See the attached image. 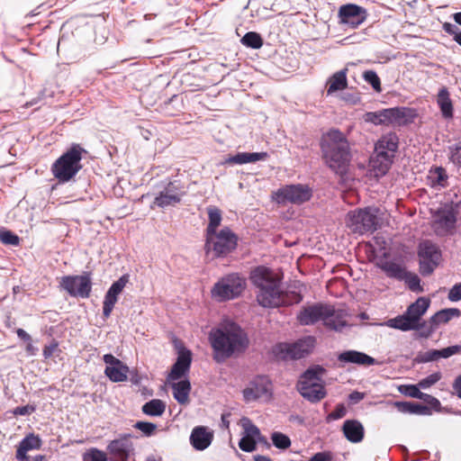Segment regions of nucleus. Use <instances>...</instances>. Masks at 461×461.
<instances>
[{"label":"nucleus","instance_id":"nucleus-46","mask_svg":"<svg viewBox=\"0 0 461 461\" xmlns=\"http://www.w3.org/2000/svg\"><path fill=\"white\" fill-rule=\"evenodd\" d=\"M242 426L244 429V435L256 440L257 437L260 436L259 429L254 425L248 418L242 419Z\"/></svg>","mask_w":461,"mask_h":461},{"label":"nucleus","instance_id":"nucleus-45","mask_svg":"<svg viewBox=\"0 0 461 461\" xmlns=\"http://www.w3.org/2000/svg\"><path fill=\"white\" fill-rule=\"evenodd\" d=\"M363 78L372 86L375 92L380 93L382 91L380 78L374 70L365 71L363 73Z\"/></svg>","mask_w":461,"mask_h":461},{"label":"nucleus","instance_id":"nucleus-63","mask_svg":"<svg viewBox=\"0 0 461 461\" xmlns=\"http://www.w3.org/2000/svg\"><path fill=\"white\" fill-rule=\"evenodd\" d=\"M58 348V343L55 341H52L50 345H47L43 348V356L45 358H50L52 357L53 353Z\"/></svg>","mask_w":461,"mask_h":461},{"label":"nucleus","instance_id":"nucleus-16","mask_svg":"<svg viewBox=\"0 0 461 461\" xmlns=\"http://www.w3.org/2000/svg\"><path fill=\"white\" fill-rule=\"evenodd\" d=\"M340 23L357 28L366 19V10L357 5L348 4L339 7Z\"/></svg>","mask_w":461,"mask_h":461},{"label":"nucleus","instance_id":"nucleus-30","mask_svg":"<svg viewBox=\"0 0 461 461\" xmlns=\"http://www.w3.org/2000/svg\"><path fill=\"white\" fill-rule=\"evenodd\" d=\"M437 103L444 118L450 119L453 117V104L447 87L439 89L437 96Z\"/></svg>","mask_w":461,"mask_h":461},{"label":"nucleus","instance_id":"nucleus-64","mask_svg":"<svg viewBox=\"0 0 461 461\" xmlns=\"http://www.w3.org/2000/svg\"><path fill=\"white\" fill-rule=\"evenodd\" d=\"M365 398V393L357 391L352 392L348 395V400L351 403L356 404Z\"/></svg>","mask_w":461,"mask_h":461},{"label":"nucleus","instance_id":"nucleus-19","mask_svg":"<svg viewBox=\"0 0 461 461\" xmlns=\"http://www.w3.org/2000/svg\"><path fill=\"white\" fill-rule=\"evenodd\" d=\"M212 438V432L209 431L205 427L197 426L191 432L190 443L194 449L202 451L211 445Z\"/></svg>","mask_w":461,"mask_h":461},{"label":"nucleus","instance_id":"nucleus-29","mask_svg":"<svg viewBox=\"0 0 461 461\" xmlns=\"http://www.w3.org/2000/svg\"><path fill=\"white\" fill-rule=\"evenodd\" d=\"M398 148L397 138L395 136H384L375 144V151L380 154H385L391 158L394 157V152Z\"/></svg>","mask_w":461,"mask_h":461},{"label":"nucleus","instance_id":"nucleus-22","mask_svg":"<svg viewBox=\"0 0 461 461\" xmlns=\"http://www.w3.org/2000/svg\"><path fill=\"white\" fill-rule=\"evenodd\" d=\"M429 304L430 301L428 298L420 297L413 303L408 306L405 313L414 323V325L418 326V328H420L421 317L429 309Z\"/></svg>","mask_w":461,"mask_h":461},{"label":"nucleus","instance_id":"nucleus-10","mask_svg":"<svg viewBox=\"0 0 461 461\" xmlns=\"http://www.w3.org/2000/svg\"><path fill=\"white\" fill-rule=\"evenodd\" d=\"M378 210L374 207L359 209L348 213V227L354 233H373L379 226Z\"/></svg>","mask_w":461,"mask_h":461},{"label":"nucleus","instance_id":"nucleus-7","mask_svg":"<svg viewBox=\"0 0 461 461\" xmlns=\"http://www.w3.org/2000/svg\"><path fill=\"white\" fill-rule=\"evenodd\" d=\"M315 339L304 337L293 343L280 342L272 348L274 357L279 360H296L307 356L314 347Z\"/></svg>","mask_w":461,"mask_h":461},{"label":"nucleus","instance_id":"nucleus-18","mask_svg":"<svg viewBox=\"0 0 461 461\" xmlns=\"http://www.w3.org/2000/svg\"><path fill=\"white\" fill-rule=\"evenodd\" d=\"M243 396L247 402L256 401L270 396V383L266 377H258L249 386L243 390Z\"/></svg>","mask_w":461,"mask_h":461},{"label":"nucleus","instance_id":"nucleus-26","mask_svg":"<svg viewBox=\"0 0 461 461\" xmlns=\"http://www.w3.org/2000/svg\"><path fill=\"white\" fill-rule=\"evenodd\" d=\"M377 267L390 278L399 281H402V278H404L406 268L399 263L384 259L380 260Z\"/></svg>","mask_w":461,"mask_h":461},{"label":"nucleus","instance_id":"nucleus-27","mask_svg":"<svg viewBox=\"0 0 461 461\" xmlns=\"http://www.w3.org/2000/svg\"><path fill=\"white\" fill-rule=\"evenodd\" d=\"M394 406L400 412L418 414V415H429L431 414L430 409L420 402H394Z\"/></svg>","mask_w":461,"mask_h":461},{"label":"nucleus","instance_id":"nucleus-11","mask_svg":"<svg viewBox=\"0 0 461 461\" xmlns=\"http://www.w3.org/2000/svg\"><path fill=\"white\" fill-rule=\"evenodd\" d=\"M312 196V188L303 184L286 185L273 194V199L279 204H302L308 202Z\"/></svg>","mask_w":461,"mask_h":461},{"label":"nucleus","instance_id":"nucleus-20","mask_svg":"<svg viewBox=\"0 0 461 461\" xmlns=\"http://www.w3.org/2000/svg\"><path fill=\"white\" fill-rule=\"evenodd\" d=\"M393 163V158L388 155L375 152L370 158L371 172L375 178H380L386 175Z\"/></svg>","mask_w":461,"mask_h":461},{"label":"nucleus","instance_id":"nucleus-12","mask_svg":"<svg viewBox=\"0 0 461 461\" xmlns=\"http://www.w3.org/2000/svg\"><path fill=\"white\" fill-rule=\"evenodd\" d=\"M185 194V186L180 180H171L156 195L150 208L159 207L164 209L168 206H175L182 201Z\"/></svg>","mask_w":461,"mask_h":461},{"label":"nucleus","instance_id":"nucleus-52","mask_svg":"<svg viewBox=\"0 0 461 461\" xmlns=\"http://www.w3.org/2000/svg\"><path fill=\"white\" fill-rule=\"evenodd\" d=\"M441 374L439 372L433 373L427 377L421 379L419 382V386L422 389H427L430 387L431 385L435 384L441 379Z\"/></svg>","mask_w":461,"mask_h":461},{"label":"nucleus","instance_id":"nucleus-38","mask_svg":"<svg viewBox=\"0 0 461 461\" xmlns=\"http://www.w3.org/2000/svg\"><path fill=\"white\" fill-rule=\"evenodd\" d=\"M41 439L39 437L34 436L33 434H30L26 436L19 444L20 447H23L26 452L38 449L41 447Z\"/></svg>","mask_w":461,"mask_h":461},{"label":"nucleus","instance_id":"nucleus-14","mask_svg":"<svg viewBox=\"0 0 461 461\" xmlns=\"http://www.w3.org/2000/svg\"><path fill=\"white\" fill-rule=\"evenodd\" d=\"M59 285L70 296L80 298L90 296L92 283L89 273L82 276H64L61 277Z\"/></svg>","mask_w":461,"mask_h":461},{"label":"nucleus","instance_id":"nucleus-59","mask_svg":"<svg viewBox=\"0 0 461 461\" xmlns=\"http://www.w3.org/2000/svg\"><path fill=\"white\" fill-rule=\"evenodd\" d=\"M447 298L451 302L461 300V283L456 284L449 291Z\"/></svg>","mask_w":461,"mask_h":461},{"label":"nucleus","instance_id":"nucleus-23","mask_svg":"<svg viewBox=\"0 0 461 461\" xmlns=\"http://www.w3.org/2000/svg\"><path fill=\"white\" fill-rule=\"evenodd\" d=\"M342 430L346 438L352 443H358L364 438V427L357 420H347L344 421Z\"/></svg>","mask_w":461,"mask_h":461},{"label":"nucleus","instance_id":"nucleus-17","mask_svg":"<svg viewBox=\"0 0 461 461\" xmlns=\"http://www.w3.org/2000/svg\"><path fill=\"white\" fill-rule=\"evenodd\" d=\"M191 363V351L185 348L179 350L176 360L172 366L171 371L167 375V382L170 383L184 377L189 372Z\"/></svg>","mask_w":461,"mask_h":461},{"label":"nucleus","instance_id":"nucleus-5","mask_svg":"<svg viewBox=\"0 0 461 461\" xmlns=\"http://www.w3.org/2000/svg\"><path fill=\"white\" fill-rule=\"evenodd\" d=\"M325 369L321 366L308 368L297 382L296 389L307 401L315 403L322 400L327 393L322 384Z\"/></svg>","mask_w":461,"mask_h":461},{"label":"nucleus","instance_id":"nucleus-51","mask_svg":"<svg viewBox=\"0 0 461 461\" xmlns=\"http://www.w3.org/2000/svg\"><path fill=\"white\" fill-rule=\"evenodd\" d=\"M134 428L140 430L145 436L150 437L155 433L157 425L149 421H137Z\"/></svg>","mask_w":461,"mask_h":461},{"label":"nucleus","instance_id":"nucleus-50","mask_svg":"<svg viewBox=\"0 0 461 461\" xmlns=\"http://www.w3.org/2000/svg\"><path fill=\"white\" fill-rule=\"evenodd\" d=\"M439 359L438 349H430L425 352H420L415 361L417 363H429Z\"/></svg>","mask_w":461,"mask_h":461},{"label":"nucleus","instance_id":"nucleus-60","mask_svg":"<svg viewBox=\"0 0 461 461\" xmlns=\"http://www.w3.org/2000/svg\"><path fill=\"white\" fill-rule=\"evenodd\" d=\"M451 159L453 163L461 167V141L457 143L455 149L451 151Z\"/></svg>","mask_w":461,"mask_h":461},{"label":"nucleus","instance_id":"nucleus-34","mask_svg":"<svg viewBox=\"0 0 461 461\" xmlns=\"http://www.w3.org/2000/svg\"><path fill=\"white\" fill-rule=\"evenodd\" d=\"M428 178L432 187L442 188L447 185V174L442 167H435L429 171Z\"/></svg>","mask_w":461,"mask_h":461},{"label":"nucleus","instance_id":"nucleus-15","mask_svg":"<svg viewBox=\"0 0 461 461\" xmlns=\"http://www.w3.org/2000/svg\"><path fill=\"white\" fill-rule=\"evenodd\" d=\"M131 434H122L118 438L109 442L106 450L109 461H127L134 452V445Z\"/></svg>","mask_w":461,"mask_h":461},{"label":"nucleus","instance_id":"nucleus-47","mask_svg":"<svg viewBox=\"0 0 461 461\" xmlns=\"http://www.w3.org/2000/svg\"><path fill=\"white\" fill-rule=\"evenodd\" d=\"M456 222V217L451 212H447L441 215L436 221L444 230L452 229Z\"/></svg>","mask_w":461,"mask_h":461},{"label":"nucleus","instance_id":"nucleus-36","mask_svg":"<svg viewBox=\"0 0 461 461\" xmlns=\"http://www.w3.org/2000/svg\"><path fill=\"white\" fill-rule=\"evenodd\" d=\"M209 223L206 229V235L214 234L217 227L221 221V212L215 206H210L207 208Z\"/></svg>","mask_w":461,"mask_h":461},{"label":"nucleus","instance_id":"nucleus-9","mask_svg":"<svg viewBox=\"0 0 461 461\" xmlns=\"http://www.w3.org/2000/svg\"><path fill=\"white\" fill-rule=\"evenodd\" d=\"M246 287V280L238 274L221 277L212 289V295L219 302L239 297Z\"/></svg>","mask_w":461,"mask_h":461},{"label":"nucleus","instance_id":"nucleus-6","mask_svg":"<svg viewBox=\"0 0 461 461\" xmlns=\"http://www.w3.org/2000/svg\"><path fill=\"white\" fill-rule=\"evenodd\" d=\"M85 149L78 144H73L51 167V172L59 183L71 180L82 168L80 164Z\"/></svg>","mask_w":461,"mask_h":461},{"label":"nucleus","instance_id":"nucleus-1","mask_svg":"<svg viewBox=\"0 0 461 461\" xmlns=\"http://www.w3.org/2000/svg\"><path fill=\"white\" fill-rule=\"evenodd\" d=\"M252 284L258 289L257 301L263 307L276 308L302 301L297 293H284L280 288V279L266 267H258L250 274Z\"/></svg>","mask_w":461,"mask_h":461},{"label":"nucleus","instance_id":"nucleus-35","mask_svg":"<svg viewBox=\"0 0 461 461\" xmlns=\"http://www.w3.org/2000/svg\"><path fill=\"white\" fill-rule=\"evenodd\" d=\"M166 410V404L159 399H152L141 407L143 413L149 416H161Z\"/></svg>","mask_w":461,"mask_h":461},{"label":"nucleus","instance_id":"nucleus-28","mask_svg":"<svg viewBox=\"0 0 461 461\" xmlns=\"http://www.w3.org/2000/svg\"><path fill=\"white\" fill-rule=\"evenodd\" d=\"M347 72L348 69L344 68L336 73H334L328 81V89L327 94L331 95L337 91L343 90L348 86L347 80Z\"/></svg>","mask_w":461,"mask_h":461},{"label":"nucleus","instance_id":"nucleus-21","mask_svg":"<svg viewBox=\"0 0 461 461\" xmlns=\"http://www.w3.org/2000/svg\"><path fill=\"white\" fill-rule=\"evenodd\" d=\"M338 360L340 363L357 364L359 366H372L376 363V360L366 355V353L357 350H346L339 354Z\"/></svg>","mask_w":461,"mask_h":461},{"label":"nucleus","instance_id":"nucleus-8","mask_svg":"<svg viewBox=\"0 0 461 461\" xmlns=\"http://www.w3.org/2000/svg\"><path fill=\"white\" fill-rule=\"evenodd\" d=\"M237 246V237L228 228L222 229L218 233L206 235L205 252L212 258L224 257L232 251Z\"/></svg>","mask_w":461,"mask_h":461},{"label":"nucleus","instance_id":"nucleus-33","mask_svg":"<svg viewBox=\"0 0 461 461\" xmlns=\"http://www.w3.org/2000/svg\"><path fill=\"white\" fill-rule=\"evenodd\" d=\"M128 372L129 367L123 363L115 366H106L104 370V374L109 377V379L115 383L126 381Z\"/></svg>","mask_w":461,"mask_h":461},{"label":"nucleus","instance_id":"nucleus-39","mask_svg":"<svg viewBox=\"0 0 461 461\" xmlns=\"http://www.w3.org/2000/svg\"><path fill=\"white\" fill-rule=\"evenodd\" d=\"M271 439L274 446L279 449H286L291 446L289 437L281 432L272 433Z\"/></svg>","mask_w":461,"mask_h":461},{"label":"nucleus","instance_id":"nucleus-54","mask_svg":"<svg viewBox=\"0 0 461 461\" xmlns=\"http://www.w3.org/2000/svg\"><path fill=\"white\" fill-rule=\"evenodd\" d=\"M239 447L244 452H253L256 449V440L244 435L239 442Z\"/></svg>","mask_w":461,"mask_h":461},{"label":"nucleus","instance_id":"nucleus-48","mask_svg":"<svg viewBox=\"0 0 461 461\" xmlns=\"http://www.w3.org/2000/svg\"><path fill=\"white\" fill-rule=\"evenodd\" d=\"M19 237L11 230H0V241L5 245L17 246L19 244Z\"/></svg>","mask_w":461,"mask_h":461},{"label":"nucleus","instance_id":"nucleus-42","mask_svg":"<svg viewBox=\"0 0 461 461\" xmlns=\"http://www.w3.org/2000/svg\"><path fill=\"white\" fill-rule=\"evenodd\" d=\"M366 121L371 122L374 124L390 123L389 115L385 113V109L375 113H367Z\"/></svg>","mask_w":461,"mask_h":461},{"label":"nucleus","instance_id":"nucleus-13","mask_svg":"<svg viewBox=\"0 0 461 461\" xmlns=\"http://www.w3.org/2000/svg\"><path fill=\"white\" fill-rule=\"evenodd\" d=\"M420 273L426 276L433 273L441 259L439 249L431 241L425 240L419 246Z\"/></svg>","mask_w":461,"mask_h":461},{"label":"nucleus","instance_id":"nucleus-56","mask_svg":"<svg viewBox=\"0 0 461 461\" xmlns=\"http://www.w3.org/2000/svg\"><path fill=\"white\" fill-rule=\"evenodd\" d=\"M439 358H447L455 354L461 352L460 345L450 346L442 349H438Z\"/></svg>","mask_w":461,"mask_h":461},{"label":"nucleus","instance_id":"nucleus-4","mask_svg":"<svg viewBox=\"0 0 461 461\" xmlns=\"http://www.w3.org/2000/svg\"><path fill=\"white\" fill-rule=\"evenodd\" d=\"M297 320L302 325H312L321 321L325 326L336 331L347 326L342 312H337L332 306L321 303L303 306L297 314Z\"/></svg>","mask_w":461,"mask_h":461},{"label":"nucleus","instance_id":"nucleus-32","mask_svg":"<svg viewBox=\"0 0 461 461\" xmlns=\"http://www.w3.org/2000/svg\"><path fill=\"white\" fill-rule=\"evenodd\" d=\"M386 325L390 328L400 330L402 331L417 330L418 326L411 321L408 315L404 312L395 318L387 321Z\"/></svg>","mask_w":461,"mask_h":461},{"label":"nucleus","instance_id":"nucleus-2","mask_svg":"<svg viewBox=\"0 0 461 461\" xmlns=\"http://www.w3.org/2000/svg\"><path fill=\"white\" fill-rule=\"evenodd\" d=\"M209 340L213 349V359L218 363L243 353L249 343L246 332L234 322H227L212 330Z\"/></svg>","mask_w":461,"mask_h":461},{"label":"nucleus","instance_id":"nucleus-37","mask_svg":"<svg viewBox=\"0 0 461 461\" xmlns=\"http://www.w3.org/2000/svg\"><path fill=\"white\" fill-rule=\"evenodd\" d=\"M241 43L251 49H260L263 45V39L259 33L255 32H247L240 40Z\"/></svg>","mask_w":461,"mask_h":461},{"label":"nucleus","instance_id":"nucleus-44","mask_svg":"<svg viewBox=\"0 0 461 461\" xmlns=\"http://www.w3.org/2000/svg\"><path fill=\"white\" fill-rule=\"evenodd\" d=\"M407 112H408V109H406L404 107H394V108L385 109V113H387L389 115L390 123H392V122L400 123V121L406 116Z\"/></svg>","mask_w":461,"mask_h":461},{"label":"nucleus","instance_id":"nucleus-58","mask_svg":"<svg viewBox=\"0 0 461 461\" xmlns=\"http://www.w3.org/2000/svg\"><path fill=\"white\" fill-rule=\"evenodd\" d=\"M35 410H36L35 406L27 404V405H24V406H18V407H16L13 411V414L15 415V416H18V415H20V416H26V415H30L32 412H34Z\"/></svg>","mask_w":461,"mask_h":461},{"label":"nucleus","instance_id":"nucleus-40","mask_svg":"<svg viewBox=\"0 0 461 461\" xmlns=\"http://www.w3.org/2000/svg\"><path fill=\"white\" fill-rule=\"evenodd\" d=\"M83 461H109V458L105 452L94 447L83 455Z\"/></svg>","mask_w":461,"mask_h":461},{"label":"nucleus","instance_id":"nucleus-31","mask_svg":"<svg viewBox=\"0 0 461 461\" xmlns=\"http://www.w3.org/2000/svg\"><path fill=\"white\" fill-rule=\"evenodd\" d=\"M460 315H461V312H460V310H458L456 308L443 309V310L437 312L434 315H432L429 318V322L433 323L434 327H436L438 329L439 324L447 323L451 319H453L455 317H459Z\"/></svg>","mask_w":461,"mask_h":461},{"label":"nucleus","instance_id":"nucleus-41","mask_svg":"<svg viewBox=\"0 0 461 461\" xmlns=\"http://www.w3.org/2000/svg\"><path fill=\"white\" fill-rule=\"evenodd\" d=\"M118 299L113 294L106 292L103 302V315L105 319L109 318L113 309L117 303Z\"/></svg>","mask_w":461,"mask_h":461},{"label":"nucleus","instance_id":"nucleus-62","mask_svg":"<svg viewBox=\"0 0 461 461\" xmlns=\"http://www.w3.org/2000/svg\"><path fill=\"white\" fill-rule=\"evenodd\" d=\"M103 359L104 362L106 364V366H115L122 363L120 359L116 358L112 354H105Z\"/></svg>","mask_w":461,"mask_h":461},{"label":"nucleus","instance_id":"nucleus-3","mask_svg":"<svg viewBox=\"0 0 461 461\" xmlns=\"http://www.w3.org/2000/svg\"><path fill=\"white\" fill-rule=\"evenodd\" d=\"M321 149L325 164L344 179L351 158L349 144L345 135L336 129L329 131L321 138Z\"/></svg>","mask_w":461,"mask_h":461},{"label":"nucleus","instance_id":"nucleus-25","mask_svg":"<svg viewBox=\"0 0 461 461\" xmlns=\"http://www.w3.org/2000/svg\"><path fill=\"white\" fill-rule=\"evenodd\" d=\"M170 383L175 400L179 404H187L189 402V393L191 392V384L189 380L184 379L178 382L172 381Z\"/></svg>","mask_w":461,"mask_h":461},{"label":"nucleus","instance_id":"nucleus-53","mask_svg":"<svg viewBox=\"0 0 461 461\" xmlns=\"http://www.w3.org/2000/svg\"><path fill=\"white\" fill-rule=\"evenodd\" d=\"M420 388L419 384L417 385L410 384L404 386V390L402 392L410 397L421 400L423 396H425V393L420 392Z\"/></svg>","mask_w":461,"mask_h":461},{"label":"nucleus","instance_id":"nucleus-24","mask_svg":"<svg viewBox=\"0 0 461 461\" xmlns=\"http://www.w3.org/2000/svg\"><path fill=\"white\" fill-rule=\"evenodd\" d=\"M267 158V152H239L233 156H230L229 158H227L224 163L230 165H243L259 160H265Z\"/></svg>","mask_w":461,"mask_h":461},{"label":"nucleus","instance_id":"nucleus-57","mask_svg":"<svg viewBox=\"0 0 461 461\" xmlns=\"http://www.w3.org/2000/svg\"><path fill=\"white\" fill-rule=\"evenodd\" d=\"M346 408L343 404L336 406L335 410L327 416V421L335 420L343 418L346 415Z\"/></svg>","mask_w":461,"mask_h":461},{"label":"nucleus","instance_id":"nucleus-43","mask_svg":"<svg viewBox=\"0 0 461 461\" xmlns=\"http://www.w3.org/2000/svg\"><path fill=\"white\" fill-rule=\"evenodd\" d=\"M402 281H404L406 283V285L411 291H413V292L421 291L420 279L416 274L411 273L406 270L405 276H404V278H402Z\"/></svg>","mask_w":461,"mask_h":461},{"label":"nucleus","instance_id":"nucleus-49","mask_svg":"<svg viewBox=\"0 0 461 461\" xmlns=\"http://www.w3.org/2000/svg\"><path fill=\"white\" fill-rule=\"evenodd\" d=\"M128 282L129 276L123 275L117 281L113 283V285L110 286L107 292L113 294L114 296L117 297L122 293V291L123 290Z\"/></svg>","mask_w":461,"mask_h":461},{"label":"nucleus","instance_id":"nucleus-55","mask_svg":"<svg viewBox=\"0 0 461 461\" xmlns=\"http://www.w3.org/2000/svg\"><path fill=\"white\" fill-rule=\"evenodd\" d=\"M437 330L434 327L433 323H429V321H420V326L416 330H420V336L422 338H429L435 330Z\"/></svg>","mask_w":461,"mask_h":461},{"label":"nucleus","instance_id":"nucleus-61","mask_svg":"<svg viewBox=\"0 0 461 461\" xmlns=\"http://www.w3.org/2000/svg\"><path fill=\"white\" fill-rule=\"evenodd\" d=\"M332 458L331 454L329 452H318L314 454L309 461H330Z\"/></svg>","mask_w":461,"mask_h":461}]
</instances>
